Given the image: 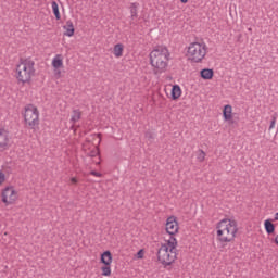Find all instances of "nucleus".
<instances>
[{
    "mask_svg": "<svg viewBox=\"0 0 278 278\" xmlns=\"http://www.w3.org/2000/svg\"><path fill=\"white\" fill-rule=\"evenodd\" d=\"M275 220H278V213L275 214Z\"/></svg>",
    "mask_w": 278,
    "mask_h": 278,
    "instance_id": "obj_31",
    "label": "nucleus"
},
{
    "mask_svg": "<svg viewBox=\"0 0 278 278\" xmlns=\"http://www.w3.org/2000/svg\"><path fill=\"white\" fill-rule=\"evenodd\" d=\"M177 260V239L175 237L165 238L157 251V261L163 266H170Z\"/></svg>",
    "mask_w": 278,
    "mask_h": 278,
    "instance_id": "obj_2",
    "label": "nucleus"
},
{
    "mask_svg": "<svg viewBox=\"0 0 278 278\" xmlns=\"http://www.w3.org/2000/svg\"><path fill=\"white\" fill-rule=\"evenodd\" d=\"M125 51V46L123 43H117L113 48V54L115 58H123V52Z\"/></svg>",
    "mask_w": 278,
    "mask_h": 278,
    "instance_id": "obj_14",
    "label": "nucleus"
},
{
    "mask_svg": "<svg viewBox=\"0 0 278 278\" xmlns=\"http://www.w3.org/2000/svg\"><path fill=\"white\" fill-rule=\"evenodd\" d=\"M130 16H131V18L138 17V4L137 3H132L130 5Z\"/></svg>",
    "mask_w": 278,
    "mask_h": 278,
    "instance_id": "obj_21",
    "label": "nucleus"
},
{
    "mask_svg": "<svg viewBox=\"0 0 278 278\" xmlns=\"http://www.w3.org/2000/svg\"><path fill=\"white\" fill-rule=\"evenodd\" d=\"M277 123V117H273L271 122H270V125H269V130L270 129H275V125Z\"/></svg>",
    "mask_w": 278,
    "mask_h": 278,
    "instance_id": "obj_25",
    "label": "nucleus"
},
{
    "mask_svg": "<svg viewBox=\"0 0 278 278\" xmlns=\"http://www.w3.org/2000/svg\"><path fill=\"white\" fill-rule=\"evenodd\" d=\"M248 31H253V29L252 28H248Z\"/></svg>",
    "mask_w": 278,
    "mask_h": 278,
    "instance_id": "obj_32",
    "label": "nucleus"
},
{
    "mask_svg": "<svg viewBox=\"0 0 278 278\" xmlns=\"http://www.w3.org/2000/svg\"><path fill=\"white\" fill-rule=\"evenodd\" d=\"M81 119V111L79 110H74L72 113V117H71V123L75 124L77 122H79ZM75 128V125H72V129Z\"/></svg>",
    "mask_w": 278,
    "mask_h": 278,
    "instance_id": "obj_16",
    "label": "nucleus"
},
{
    "mask_svg": "<svg viewBox=\"0 0 278 278\" xmlns=\"http://www.w3.org/2000/svg\"><path fill=\"white\" fill-rule=\"evenodd\" d=\"M51 5H52V11L56 21H60L61 16H60V8L58 7V2L53 1Z\"/></svg>",
    "mask_w": 278,
    "mask_h": 278,
    "instance_id": "obj_19",
    "label": "nucleus"
},
{
    "mask_svg": "<svg viewBox=\"0 0 278 278\" xmlns=\"http://www.w3.org/2000/svg\"><path fill=\"white\" fill-rule=\"evenodd\" d=\"M207 55V43L205 41H193L187 47L186 58L191 64H201Z\"/></svg>",
    "mask_w": 278,
    "mask_h": 278,
    "instance_id": "obj_4",
    "label": "nucleus"
},
{
    "mask_svg": "<svg viewBox=\"0 0 278 278\" xmlns=\"http://www.w3.org/2000/svg\"><path fill=\"white\" fill-rule=\"evenodd\" d=\"M94 155H99V150L96 149V151L91 154L92 157H94Z\"/></svg>",
    "mask_w": 278,
    "mask_h": 278,
    "instance_id": "obj_27",
    "label": "nucleus"
},
{
    "mask_svg": "<svg viewBox=\"0 0 278 278\" xmlns=\"http://www.w3.org/2000/svg\"><path fill=\"white\" fill-rule=\"evenodd\" d=\"M90 175H92L93 177H102L101 173L94 170L90 172Z\"/></svg>",
    "mask_w": 278,
    "mask_h": 278,
    "instance_id": "obj_26",
    "label": "nucleus"
},
{
    "mask_svg": "<svg viewBox=\"0 0 278 278\" xmlns=\"http://www.w3.org/2000/svg\"><path fill=\"white\" fill-rule=\"evenodd\" d=\"M223 116L225 121H231L233 118V108L229 104L224 106Z\"/></svg>",
    "mask_w": 278,
    "mask_h": 278,
    "instance_id": "obj_12",
    "label": "nucleus"
},
{
    "mask_svg": "<svg viewBox=\"0 0 278 278\" xmlns=\"http://www.w3.org/2000/svg\"><path fill=\"white\" fill-rule=\"evenodd\" d=\"M264 225L266 233H268V236H270V233H275V225L270 219L265 220Z\"/></svg>",
    "mask_w": 278,
    "mask_h": 278,
    "instance_id": "obj_17",
    "label": "nucleus"
},
{
    "mask_svg": "<svg viewBox=\"0 0 278 278\" xmlns=\"http://www.w3.org/2000/svg\"><path fill=\"white\" fill-rule=\"evenodd\" d=\"M101 262L106 266H112V253L110 251H105L101 254Z\"/></svg>",
    "mask_w": 278,
    "mask_h": 278,
    "instance_id": "obj_13",
    "label": "nucleus"
},
{
    "mask_svg": "<svg viewBox=\"0 0 278 278\" xmlns=\"http://www.w3.org/2000/svg\"><path fill=\"white\" fill-rule=\"evenodd\" d=\"M63 29H65L64 35L67 36L68 38H72V36H75V26L73 25L72 21H67Z\"/></svg>",
    "mask_w": 278,
    "mask_h": 278,
    "instance_id": "obj_11",
    "label": "nucleus"
},
{
    "mask_svg": "<svg viewBox=\"0 0 278 278\" xmlns=\"http://www.w3.org/2000/svg\"><path fill=\"white\" fill-rule=\"evenodd\" d=\"M275 243L278 245V235L275 237Z\"/></svg>",
    "mask_w": 278,
    "mask_h": 278,
    "instance_id": "obj_29",
    "label": "nucleus"
},
{
    "mask_svg": "<svg viewBox=\"0 0 278 278\" xmlns=\"http://www.w3.org/2000/svg\"><path fill=\"white\" fill-rule=\"evenodd\" d=\"M181 97V87L179 85H174L172 88V99L173 101H177Z\"/></svg>",
    "mask_w": 278,
    "mask_h": 278,
    "instance_id": "obj_15",
    "label": "nucleus"
},
{
    "mask_svg": "<svg viewBox=\"0 0 278 278\" xmlns=\"http://www.w3.org/2000/svg\"><path fill=\"white\" fill-rule=\"evenodd\" d=\"M1 201L4 205H14L18 201V191L14 186H7L1 191Z\"/></svg>",
    "mask_w": 278,
    "mask_h": 278,
    "instance_id": "obj_7",
    "label": "nucleus"
},
{
    "mask_svg": "<svg viewBox=\"0 0 278 278\" xmlns=\"http://www.w3.org/2000/svg\"><path fill=\"white\" fill-rule=\"evenodd\" d=\"M238 233V223L233 219H222L217 224V240L219 242H233Z\"/></svg>",
    "mask_w": 278,
    "mask_h": 278,
    "instance_id": "obj_3",
    "label": "nucleus"
},
{
    "mask_svg": "<svg viewBox=\"0 0 278 278\" xmlns=\"http://www.w3.org/2000/svg\"><path fill=\"white\" fill-rule=\"evenodd\" d=\"M101 270L103 277H110L112 275V265H104L101 267Z\"/></svg>",
    "mask_w": 278,
    "mask_h": 278,
    "instance_id": "obj_20",
    "label": "nucleus"
},
{
    "mask_svg": "<svg viewBox=\"0 0 278 278\" xmlns=\"http://www.w3.org/2000/svg\"><path fill=\"white\" fill-rule=\"evenodd\" d=\"M10 147V134L5 129H0V152L8 151Z\"/></svg>",
    "mask_w": 278,
    "mask_h": 278,
    "instance_id": "obj_10",
    "label": "nucleus"
},
{
    "mask_svg": "<svg viewBox=\"0 0 278 278\" xmlns=\"http://www.w3.org/2000/svg\"><path fill=\"white\" fill-rule=\"evenodd\" d=\"M77 179L75 177L71 178V184H77Z\"/></svg>",
    "mask_w": 278,
    "mask_h": 278,
    "instance_id": "obj_28",
    "label": "nucleus"
},
{
    "mask_svg": "<svg viewBox=\"0 0 278 278\" xmlns=\"http://www.w3.org/2000/svg\"><path fill=\"white\" fill-rule=\"evenodd\" d=\"M200 75L202 79H212V77H214V71L205 68L201 71Z\"/></svg>",
    "mask_w": 278,
    "mask_h": 278,
    "instance_id": "obj_18",
    "label": "nucleus"
},
{
    "mask_svg": "<svg viewBox=\"0 0 278 278\" xmlns=\"http://www.w3.org/2000/svg\"><path fill=\"white\" fill-rule=\"evenodd\" d=\"M181 3H188V0H180Z\"/></svg>",
    "mask_w": 278,
    "mask_h": 278,
    "instance_id": "obj_30",
    "label": "nucleus"
},
{
    "mask_svg": "<svg viewBox=\"0 0 278 278\" xmlns=\"http://www.w3.org/2000/svg\"><path fill=\"white\" fill-rule=\"evenodd\" d=\"M137 260H142L144 257V250H139L136 255Z\"/></svg>",
    "mask_w": 278,
    "mask_h": 278,
    "instance_id": "obj_23",
    "label": "nucleus"
},
{
    "mask_svg": "<svg viewBox=\"0 0 278 278\" xmlns=\"http://www.w3.org/2000/svg\"><path fill=\"white\" fill-rule=\"evenodd\" d=\"M52 67L55 72V75L60 77L62 75V72L60 68H64V56L62 54H55L54 58L52 59Z\"/></svg>",
    "mask_w": 278,
    "mask_h": 278,
    "instance_id": "obj_9",
    "label": "nucleus"
},
{
    "mask_svg": "<svg viewBox=\"0 0 278 278\" xmlns=\"http://www.w3.org/2000/svg\"><path fill=\"white\" fill-rule=\"evenodd\" d=\"M149 58L154 75H162V73H166L168 62H170V52L167 47L161 46L153 49L150 52Z\"/></svg>",
    "mask_w": 278,
    "mask_h": 278,
    "instance_id": "obj_1",
    "label": "nucleus"
},
{
    "mask_svg": "<svg viewBox=\"0 0 278 278\" xmlns=\"http://www.w3.org/2000/svg\"><path fill=\"white\" fill-rule=\"evenodd\" d=\"M3 184H5V174L0 172V186H3Z\"/></svg>",
    "mask_w": 278,
    "mask_h": 278,
    "instance_id": "obj_24",
    "label": "nucleus"
},
{
    "mask_svg": "<svg viewBox=\"0 0 278 278\" xmlns=\"http://www.w3.org/2000/svg\"><path fill=\"white\" fill-rule=\"evenodd\" d=\"M165 229L169 238H175L174 236L179 232V223L177 222V217H168L166 219Z\"/></svg>",
    "mask_w": 278,
    "mask_h": 278,
    "instance_id": "obj_8",
    "label": "nucleus"
},
{
    "mask_svg": "<svg viewBox=\"0 0 278 278\" xmlns=\"http://www.w3.org/2000/svg\"><path fill=\"white\" fill-rule=\"evenodd\" d=\"M36 63L33 60L25 59L22 60L15 70V77L21 84H29L31 77L36 75Z\"/></svg>",
    "mask_w": 278,
    "mask_h": 278,
    "instance_id": "obj_5",
    "label": "nucleus"
},
{
    "mask_svg": "<svg viewBox=\"0 0 278 278\" xmlns=\"http://www.w3.org/2000/svg\"><path fill=\"white\" fill-rule=\"evenodd\" d=\"M197 157H198V162H204L205 161V151L199 150Z\"/></svg>",
    "mask_w": 278,
    "mask_h": 278,
    "instance_id": "obj_22",
    "label": "nucleus"
},
{
    "mask_svg": "<svg viewBox=\"0 0 278 278\" xmlns=\"http://www.w3.org/2000/svg\"><path fill=\"white\" fill-rule=\"evenodd\" d=\"M24 121L30 129H36L40 125V112H38V108L27 104L24 110Z\"/></svg>",
    "mask_w": 278,
    "mask_h": 278,
    "instance_id": "obj_6",
    "label": "nucleus"
}]
</instances>
